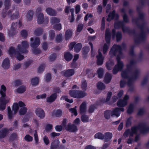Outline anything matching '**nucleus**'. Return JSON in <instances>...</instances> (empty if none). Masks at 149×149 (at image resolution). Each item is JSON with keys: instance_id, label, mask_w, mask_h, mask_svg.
<instances>
[{"instance_id": "f704fd0d", "label": "nucleus", "mask_w": 149, "mask_h": 149, "mask_svg": "<svg viewBox=\"0 0 149 149\" xmlns=\"http://www.w3.org/2000/svg\"><path fill=\"white\" fill-rule=\"evenodd\" d=\"M39 78L38 77H35L31 79V82L32 86H36L38 84Z\"/></svg>"}, {"instance_id": "39448f33", "label": "nucleus", "mask_w": 149, "mask_h": 149, "mask_svg": "<svg viewBox=\"0 0 149 149\" xmlns=\"http://www.w3.org/2000/svg\"><path fill=\"white\" fill-rule=\"evenodd\" d=\"M40 43V40L39 38L36 37L35 38L34 41L31 45V47L34 48L33 50V52L35 55L41 53V51L40 49L36 48L39 46Z\"/></svg>"}, {"instance_id": "dca6fc26", "label": "nucleus", "mask_w": 149, "mask_h": 149, "mask_svg": "<svg viewBox=\"0 0 149 149\" xmlns=\"http://www.w3.org/2000/svg\"><path fill=\"white\" fill-rule=\"evenodd\" d=\"M97 58V64L98 65H100L102 64L104 58L103 57L102 53L99 51L98 55L96 56Z\"/></svg>"}, {"instance_id": "412c9836", "label": "nucleus", "mask_w": 149, "mask_h": 149, "mask_svg": "<svg viewBox=\"0 0 149 149\" xmlns=\"http://www.w3.org/2000/svg\"><path fill=\"white\" fill-rule=\"evenodd\" d=\"M2 67L5 69H8L10 67V62L8 58H5L3 61Z\"/></svg>"}, {"instance_id": "79ce46f5", "label": "nucleus", "mask_w": 149, "mask_h": 149, "mask_svg": "<svg viewBox=\"0 0 149 149\" xmlns=\"http://www.w3.org/2000/svg\"><path fill=\"white\" fill-rule=\"evenodd\" d=\"M43 31L42 28L40 27L38 28L35 30L34 33L36 36H40L42 33Z\"/></svg>"}, {"instance_id": "6e6552de", "label": "nucleus", "mask_w": 149, "mask_h": 149, "mask_svg": "<svg viewBox=\"0 0 149 149\" xmlns=\"http://www.w3.org/2000/svg\"><path fill=\"white\" fill-rule=\"evenodd\" d=\"M60 141L58 140H54L51 144L50 149H64L63 146L60 145Z\"/></svg>"}, {"instance_id": "13d9d810", "label": "nucleus", "mask_w": 149, "mask_h": 149, "mask_svg": "<svg viewBox=\"0 0 149 149\" xmlns=\"http://www.w3.org/2000/svg\"><path fill=\"white\" fill-rule=\"evenodd\" d=\"M51 22L52 24L59 23L60 22V19L56 17H52L51 19Z\"/></svg>"}, {"instance_id": "a878e982", "label": "nucleus", "mask_w": 149, "mask_h": 149, "mask_svg": "<svg viewBox=\"0 0 149 149\" xmlns=\"http://www.w3.org/2000/svg\"><path fill=\"white\" fill-rule=\"evenodd\" d=\"M133 127V126L131 127V130L129 129H126L124 133V135L125 136L127 137L129 134H130V137H133L134 134H136V133H134L132 132V128Z\"/></svg>"}, {"instance_id": "de8ad7c7", "label": "nucleus", "mask_w": 149, "mask_h": 149, "mask_svg": "<svg viewBox=\"0 0 149 149\" xmlns=\"http://www.w3.org/2000/svg\"><path fill=\"white\" fill-rule=\"evenodd\" d=\"M133 117L132 116H130L127 118L125 124V127L126 128H128L131 126L132 124V119Z\"/></svg>"}, {"instance_id": "ddd939ff", "label": "nucleus", "mask_w": 149, "mask_h": 149, "mask_svg": "<svg viewBox=\"0 0 149 149\" xmlns=\"http://www.w3.org/2000/svg\"><path fill=\"white\" fill-rule=\"evenodd\" d=\"M66 130L70 132H76L78 130L77 127L74 124H71L69 123L65 127Z\"/></svg>"}, {"instance_id": "a18cd8bd", "label": "nucleus", "mask_w": 149, "mask_h": 149, "mask_svg": "<svg viewBox=\"0 0 149 149\" xmlns=\"http://www.w3.org/2000/svg\"><path fill=\"white\" fill-rule=\"evenodd\" d=\"M81 116V120L83 123H87L89 121V116L85 114H83Z\"/></svg>"}, {"instance_id": "bf43d9fd", "label": "nucleus", "mask_w": 149, "mask_h": 149, "mask_svg": "<svg viewBox=\"0 0 149 149\" xmlns=\"http://www.w3.org/2000/svg\"><path fill=\"white\" fill-rule=\"evenodd\" d=\"M55 35V32L53 30H51L49 31V37L51 40L54 39Z\"/></svg>"}, {"instance_id": "49530a36", "label": "nucleus", "mask_w": 149, "mask_h": 149, "mask_svg": "<svg viewBox=\"0 0 149 149\" xmlns=\"http://www.w3.org/2000/svg\"><path fill=\"white\" fill-rule=\"evenodd\" d=\"M26 90V87L24 86H21L19 87L17 89L18 93H24Z\"/></svg>"}, {"instance_id": "72a5a7b5", "label": "nucleus", "mask_w": 149, "mask_h": 149, "mask_svg": "<svg viewBox=\"0 0 149 149\" xmlns=\"http://www.w3.org/2000/svg\"><path fill=\"white\" fill-rule=\"evenodd\" d=\"M6 88L4 85H2L1 86V89L0 91V94L1 95L2 97H5L6 96Z\"/></svg>"}, {"instance_id": "f3484780", "label": "nucleus", "mask_w": 149, "mask_h": 149, "mask_svg": "<svg viewBox=\"0 0 149 149\" xmlns=\"http://www.w3.org/2000/svg\"><path fill=\"white\" fill-rule=\"evenodd\" d=\"M79 112L81 114H85L86 112L87 104L86 102H83L80 105L79 108Z\"/></svg>"}, {"instance_id": "6ab92c4d", "label": "nucleus", "mask_w": 149, "mask_h": 149, "mask_svg": "<svg viewBox=\"0 0 149 149\" xmlns=\"http://www.w3.org/2000/svg\"><path fill=\"white\" fill-rule=\"evenodd\" d=\"M139 74V72L138 70H136L132 74V77L128 80L127 84L128 86H129L131 84L132 80L136 79L138 78Z\"/></svg>"}, {"instance_id": "c756f323", "label": "nucleus", "mask_w": 149, "mask_h": 149, "mask_svg": "<svg viewBox=\"0 0 149 149\" xmlns=\"http://www.w3.org/2000/svg\"><path fill=\"white\" fill-rule=\"evenodd\" d=\"M90 48L88 46H85L84 47L82 50V53L84 55L83 58H86L87 56V54L89 52Z\"/></svg>"}, {"instance_id": "7c9ffc66", "label": "nucleus", "mask_w": 149, "mask_h": 149, "mask_svg": "<svg viewBox=\"0 0 149 149\" xmlns=\"http://www.w3.org/2000/svg\"><path fill=\"white\" fill-rule=\"evenodd\" d=\"M104 141L105 142H108L112 138L113 135L111 133L109 132H105L104 134Z\"/></svg>"}, {"instance_id": "423d86ee", "label": "nucleus", "mask_w": 149, "mask_h": 149, "mask_svg": "<svg viewBox=\"0 0 149 149\" xmlns=\"http://www.w3.org/2000/svg\"><path fill=\"white\" fill-rule=\"evenodd\" d=\"M146 38V34L144 31H141L139 36L134 39V42L136 45H139L142 42H145Z\"/></svg>"}, {"instance_id": "c03bdc74", "label": "nucleus", "mask_w": 149, "mask_h": 149, "mask_svg": "<svg viewBox=\"0 0 149 149\" xmlns=\"http://www.w3.org/2000/svg\"><path fill=\"white\" fill-rule=\"evenodd\" d=\"M97 87L98 89L102 90L105 88V86L104 83L101 81H99L97 84Z\"/></svg>"}, {"instance_id": "338daca9", "label": "nucleus", "mask_w": 149, "mask_h": 149, "mask_svg": "<svg viewBox=\"0 0 149 149\" xmlns=\"http://www.w3.org/2000/svg\"><path fill=\"white\" fill-rule=\"evenodd\" d=\"M25 140L27 142H31L33 140V137L29 134H26L24 137Z\"/></svg>"}, {"instance_id": "bb28decb", "label": "nucleus", "mask_w": 149, "mask_h": 149, "mask_svg": "<svg viewBox=\"0 0 149 149\" xmlns=\"http://www.w3.org/2000/svg\"><path fill=\"white\" fill-rule=\"evenodd\" d=\"M46 11L47 14L51 16H55L56 14V11L51 8H47Z\"/></svg>"}, {"instance_id": "ea45409f", "label": "nucleus", "mask_w": 149, "mask_h": 149, "mask_svg": "<svg viewBox=\"0 0 149 149\" xmlns=\"http://www.w3.org/2000/svg\"><path fill=\"white\" fill-rule=\"evenodd\" d=\"M33 12L32 10H29L26 15V17L27 18L28 20L29 21L31 20L33 17Z\"/></svg>"}, {"instance_id": "774afa93", "label": "nucleus", "mask_w": 149, "mask_h": 149, "mask_svg": "<svg viewBox=\"0 0 149 149\" xmlns=\"http://www.w3.org/2000/svg\"><path fill=\"white\" fill-rule=\"evenodd\" d=\"M53 125L52 124H48L46 125L45 127V130L47 132H49L52 129Z\"/></svg>"}, {"instance_id": "680f3d73", "label": "nucleus", "mask_w": 149, "mask_h": 149, "mask_svg": "<svg viewBox=\"0 0 149 149\" xmlns=\"http://www.w3.org/2000/svg\"><path fill=\"white\" fill-rule=\"evenodd\" d=\"M27 111V109L25 107H22L19 111V114L21 116L24 115L26 113Z\"/></svg>"}, {"instance_id": "b1692460", "label": "nucleus", "mask_w": 149, "mask_h": 149, "mask_svg": "<svg viewBox=\"0 0 149 149\" xmlns=\"http://www.w3.org/2000/svg\"><path fill=\"white\" fill-rule=\"evenodd\" d=\"M57 97V95L56 93L52 94L49 97H47V101L49 103H52L54 102Z\"/></svg>"}, {"instance_id": "a211bd4d", "label": "nucleus", "mask_w": 149, "mask_h": 149, "mask_svg": "<svg viewBox=\"0 0 149 149\" xmlns=\"http://www.w3.org/2000/svg\"><path fill=\"white\" fill-rule=\"evenodd\" d=\"M123 32H127L130 35H135L136 33V31L134 29L132 30L129 27H127L124 26L122 29Z\"/></svg>"}, {"instance_id": "4be33fe9", "label": "nucleus", "mask_w": 149, "mask_h": 149, "mask_svg": "<svg viewBox=\"0 0 149 149\" xmlns=\"http://www.w3.org/2000/svg\"><path fill=\"white\" fill-rule=\"evenodd\" d=\"M52 116L54 117H60L62 114V111L60 109H58L56 111H53L51 112Z\"/></svg>"}, {"instance_id": "0eeeda50", "label": "nucleus", "mask_w": 149, "mask_h": 149, "mask_svg": "<svg viewBox=\"0 0 149 149\" xmlns=\"http://www.w3.org/2000/svg\"><path fill=\"white\" fill-rule=\"evenodd\" d=\"M22 47L21 45H18L17 47L18 51L22 53H27L28 51L26 49L29 47V45L28 42L26 41H23L21 43Z\"/></svg>"}, {"instance_id": "a19ab883", "label": "nucleus", "mask_w": 149, "mask_h": 149, "mask_svg": "<svg viewBox=\"0 0 149 149\" xmlns=\"http://www.w3.org/2000/svg\"><path fill=\"white\" fill-rule=\"evenodd\" d=\"M111 111L110 110H107L104 113V116L105 118L107 119H109L110 118V116H111Z\"/></svg>"}, {"instance_id": "603ef678", "label": "nucleus", "mask_w": 149, "mask_h": 149, "mask_svg": "<svg viewBox=\"0 0 149 149\" xmlns=\"http://www.w3.org/2000/svg\"><path fill=\"white\" fill-rule=\"evenodd\" d=\"M127 70H125L122 71L121 74V77L122 78L124 79H127L129 78V74Z\"/></svg>"}, {"instance_id": "f8f14e48", "label": "nucleus", "mask_w": 149, "mask_h": 149, "mask_svg": "<svg viewBox=\"0 0 149 149\" xmlns=\"http://www.w3.org/2000/svg\"><path fill=\"white\" fill-rule=\"evenodd\" d=\"M120 45L116 44H114L109 51V53L111 55L113 56H116L117 53L119 49H120Z\"/></svg>"}, {"instance_id": "c85d7f7f", "label": "nucleus", "mask_w": 149, "mask_h": 149, "mask_svg": "<svg viewBox=\"0 0 149 149\" xmlns=\"http://www.w3.org/2000/svg\"><path fill=\"white\" fill-rule=\"evenodd\" d=\"M72 31L70 29L67 30L65 33V39L66 40H69L72 37Z\"/></svg>"}, {"instance_id": "1a4fd4ad", "label": "nucleus", "mask_w": 149, "mask_h": 149, "mask_svg": "<svg viewBox=\"0 0 149 149\" xmlns=\"http://www.w3.org/2000/svg\"><path fill=\"white\" fill-rule=\"evenodd\" d=\"M112 94V93L111 92H109L107 94L106 99H102L101 100H98L96 102V104L97 105H101L104 103L107 102L110 100Z\"/></svg>"}, {"instance_id": "20e7f679", "label": "nucleus", "mask_w": 149, "mask_h": 149, "mask_svg": "<svg viewBox=\"0 0 149 149\" xmlns=\"http://www.w3.org/2000/svg\"><path fill=\"white\" fill-rule=\"evenodd\" d=\"M70 95L74 98H81L86 96L87 93L82 91L71 90L69 91Z\"/></svg>"}, {"instance_id": "58836bf2", "label": "nucleus", "mask_w": 149, "mask_h": 149, "mask_svg": "<svg viewBox=\"0 0 149 149\" xmlns=\"http://www.w3.org/2000/svg\"><path fill=\"white\" fill-rule=\"evenodd\" d=\"M8 33L10 36H14L16 33V28L13 26L11 27L10 30L8 31Z\"/></svg>"}, {"instance_id": "f03ea898", "label": "nucleus", "mask_w": 149, "mask_h": 149, "mask_svg": "<svg viewBox=\"0 0 149 149\" xmlns=\"http://www.w3.org/2000/svg\"><path fill=\"white\" fill-rule=\"evenodd\" d=\"M132 132L136 133V134L138 130L140 133L145 134L149 132V127L146 126V124L144 123H142L139 124L137 125L133 126L132 128Z\"/></svg>"}, {"instance_id": "473e14b6", "label": "nucleus", "mask_w": 149, "mask_h": 149, "mask_svg": "<svg viewBox=\"0 0 149 149\" xmlns=\"http://www.w3.org/2000/svg\"><path fill=\"white\" fill-rule=\"evenodd\" d=\"M73 57V55L69 52H67L65 53L64 58L67 61L71 60Z\"/></svg>"}, {"instance_id": "393cba45", "label": "nucleus", "mask_w": 149, "mask_h": 149, "mask_svg": "<svg viewBox=\"0 0 149 149\" xmlns=\"http://www.w3.org/2000/svg\"><path fill=\"white\" fill-rule=\"evenodd\" d=\"M9 130L6 128H3L0 131V139L4 138L8 133Z\"/></svg>"}, {"instance_id": "e2e57ef3", "label": "nucleus", "mask_w": 149, "mask_h": 149, "mask_svg": "<svg viewBox=\"0 0 149 149\" xmlns=\"http://www.w3.org/2000/svg\"><path fill=\"white\" fill-rule=\"evenodd\" d=\"M98 76L100 78H102L103 75V71L102 68H99L97 70Z\"/></svg>"}, {"instance_id": "7ed1b4c3", "label": "nucleus", "mask_w": 149, "mask_h": 149, "mask_svg": "<svg viewBox=\"0 0 149 149\" xmlns=\"http://www.w3.org/2000/svg\"><path fill=\"white\" fill-rule=\"evenodd\" d=\"M116 30L113 29L112 30L111 33L109 28H107L105 30V38L106 42L110 44L111 36L113 39H114L116 36Z\"/></svg>"}, {"instance_id": "4468645a", "label": "nucleus", "mask_w": 149, "mask_h": 149, "mask_svg": "<svg viewBox=\"0 0 149 149\" xmlns=\"http://www.w3.org/2000/svg\"><path fill=\"white\" fill-rule=\"evenodd\" d=\"M124 110V109L123 108L116 107L111 111V116L113 117L114 116H115L118 117L120 114V112H123Z\"/></svg>"}, {"instance_id": "6e6d98bb", "label": "nucleus", "mask_w": 149, "mask_h": 149, "mask_svg": "<svg viewBox=\"0 0 149 149\" xmlns=\"http://www.w3.org/2000/svg\"><path fill=\"white\" fill-rule=\"evenodd\" d=\"M110 45V44H108L107 43L104 44L102 49L103 53L104 54H105L107 53L109 49Z\"/></svg>"}, {"instance_id": "052dcab7", "label": "nucleus", "mask_w": 149, "mask_h": 149, "mask_svg": "<svg viewBox=\"0 0 149 149\" xmlns=\"http://www.w3.org/2000/svg\"><path fill=\"white\" fill-rule=\"evenodd\" d=\"M116 40L118 42L120 41L122 37V34L121 32L118 31L116 33Z\"/></svg>"}, {"instance_id": "aec40b11", "label": "nucleus", "mask_w": 149, "mask_h": 149, "mask_svg": "<svg viewBox=\"0 0 149 149\" xmlns=\"http://www.w3.org/2000/svg\"><path fill=\"white\" fill-rule=\"evenodd\" d=\"M64 76L66 77H70L73 75L75 73L73 69H68L63 72Z\"/></svg>"}, {"instance_id": "5701e85b", "label": "nucleus", "mask_w": 149, "mask_h": 149, "mask_svg": "<svg viewBox=\"0 0 149 149\" xmlns=\"http://www.w3.org/2000/svg\"><path fill=\"white\" fill-rule=\"evenodd\" d=\"M136 10L139 14V19L143 21H144L145 14L141 12V7H137L136 8Z\"/></svg>"}, {"instance_id": "5fc2aeb1", "label": "nucleus", "mask_w": 149, "mask_h": 149, "mask_svg": "<svg viewBox=\"0 0 149 149\" xmlns=\"http://www.w3.org/2000/svg\"><path fill=\"white\" fill-rule=\"evenodd\" d=\"M10 18L11 20H13L15 19H17L19 17V12L17 11L16 12L10 15Z\"/></svg>"}, {"instance_id": "9d476101", "label": "nucleus", "mask_w": 149, "mask_h": 149, "mask_svg": "<svg viewBox=\"0 0 149 149\" xmlns=\"http://www.w3.org/2000/svg\"><path fill=\"white\" fill-rule=\"evenodd\" d=\"M37 22L39 24H42L44 22L47 23L49 21V19L47 17L44 18V15L42 13H40L37 15Z\"/></svg>"}, {"instance_id": "0e129e2a", "label": "nucleus", "mask_w": 149, "mask_h": 149, "mask_svg": "<svg viewBox=\"0 0 149 149\" xmlns=\"http://www.w3.org/2000/svg\"><path fill=\"white\" fill-rule=\"evenodd\" d=\"M10 0H5L4 4L5 5V9L8 10L9 9L10 6Z\"/></svg>"}, {"instance_id": "e433bc0d", "label": "nucleus", "mask_w": 149, "mask_h": 149, "mask_svg": "<svg viewBox=\"0 0 149 149\" xmlns=\"http://www.w3.org/2000/svg\"><path fill=\"white\" fill-rule=\"evenodd\" d=\"M82 47V45L81 43H79L75 44L74 49V52L76 53L79 52L81 50Z\"/></svg>"}, {"instance_id": "09e8293b", "label": "nucleus", "mask_w": 149, "mask_h": 149, "mask_svg": "<svg viewBox=\"0 0 149 149\" xmlns=\"http://www.w3.org/2000/svg\"><path fill=\"white\" fill-rule=\"evenodd\" d=\"M18 138L17 134L15 133H12L9 137V140L11 141H13L17 140Z\"/></svg>"}, {"instance_id": "9b49d317", "label": "nucleus", "mask_w": 149, "mask_h": 149, "mask_svg": "<svg viewBox=\"0 0 149 149\" xmlns=\"http://www.w3.org/2000/svg\"><path fill=\"white\" fill-rule=\"evenodd\" d=\"M115 17L116 20L118 19L119 18V15L118 13H116L115 10H114L109 13L106 20L107 21L110 22Z\"/></svg>"}, {"instance_id": "c9c22d12", "label": "nucleus", "mask_w": 149, "mask_h": 149, "mask_svg": "<svg viewBox=\"0 0 149 149\" xmlns=\"http://www.w3.org/2000/svg\"><path fill=\"white\" fill-rule=\"evenodd\" d=\"M7 10H8L5 9V10H3V11L2 13V16L3 18L6 17L7 15H8L9 16L11 14H12V13L13 11V9H11L9 10L8 12Z\"/></svg>"}, {"instance_id": "4c0bfd02", "label": "nucleus", "mask_w": 149, "mask_h": 149, "mask_svg": "<svg viewBox=\"0 0 149 149\" xmlns=\"http://www.w3.org/2000/svg\"><path fill=\"white\" fill-rule=\"evenodd\" d=\"M134 109V106L132 104H130L128 108L127 112L128 114H131L133 112Z\"/></svg>"}, {"instance_id": "3c124183", "label": "nucleus", "mask_w": 149, "mask_h": 149, "mask_svg": "<svg viewBox=\"0 0 149 149\" xmlns=\"http://www.w3.org/2000/svg\"><path fill=\"white\" fill-rule=\"evenodd\" d=\"M62 65L59 64H56L52 69L55 74H56L58 70H61L62 68Z\"/></svg>"}, {"instance_id": "864d4df0", "label": "nucleus", "mask_w": 149, "mask_h": 149, "mask_svg": "<svg viewBox=\"0 0 149 149\" xmlns=\"http://www.w3.org/2000/svg\"><path fill=\"white\" fill-rule=\"evenodd\" d=\"M120 71H121L124 67V64L123 62H117L115 65Z\"/></svg>"}, {"instance_id": "2eb2a0df", "label": "nucleus", "mask_w": 149, "mask_h": 149, "mask_svg": "<svg viewBox=\"0 0 149 149\" xmlns=\"http://www.w3.org/2000/svg\"><path fill=\"white\" fill-rule=\"evenodd\" d=\"M35 112L36 115L40 119H43L45 117V112L40 108L36 109L35 110Z\"/></svg>"}, {"instance_id": "cd10ccee", "label": "nucleus", "mask_w": 149, "mask_h": 149, "mask_svg": "<svg viewBox=\"0 0 149 149\" xmlns=\"http://www.w3.org/2000/svg\"><path fill=\"white\" fill-rule=\"evenodd\" d=\"M112 75L109 73H107L105 74L104 78V82L106 84L110 82L112 79Z\"/></svg>"}, {"instance_id": "8fccbe9b", "label": "nucleus", "mask_w": 149, "mask_h": 149, "mask_svg": "<svg viewBox=\"0 0 149 149\" xmlns=\"http://www.w3.org/2000/svg\"><path fill=\"white\" fill-rule=\"evenodd\" d=\"M94 138L95 139H103L104 138V135L101 132H98L96 133L94 135Z\"/></svg>"}, {"instance_id": "69168bd1", "label": "nucleus", "mask_w": 149, "mask_h": 149, "mask_svg": "<svg viewBox=\"0 0 149 149\" xmlns=\"http://www.w3.org/2000/svg\"><path fill=\"white\" fill-rule=\"evenodd\" d=\"M15 55L16 56L17 59L19 61H21L24 58V56L21 55L18 51L17 52Z\"/></svg>"}, {"instance_id": "f257e3e1", "label": "nucleus", "mask_w": 149, "mask_h": 149, "mask_svg": "<svg viewBox=\"0 0 149 149\" xmlns=\"http://www.w3.org/2000/svg\"><path fill=\"white\" fill-rule=\"evenodd\" d=\"M120 12L123 13L122 15L123 18V21H119L115 22L114 24V26L116 29H118L120 28H122L125 26L126 23H129V19L128 15L126 14V10L124 8H122L120 10Z\"/></svg>"}, {"instance_id": "4d7b16f0", "label": "nucleus", "mask_w": 149, "mask_h": 149, "mask_svg": "<svg viewBox=\"0 0 149 149\" xmlns=\"http://www.w3.org/2000/svg\"><path fill=\"white\" fill-rule=\"evenodd\" d=\"M63 40V38L62 37V34L60 33L57 35L56 38L55 39V41L56 42L60 43L62 42Z\"/></svg>"}, {"instance_id": "37998d69", "label": "nucleus", "mask_w": 149, "mask_h": 149, "mask_svg": "<svg viewBox=\"0 0 149 149\" xmlns=\"http://www.w3.org/2000/svg\"><path fill=\"white\" fill-rule=\"evenodd\" d=\"M18 51H17L13 47H11L9 48L8 51V53L10 56H12L13 54L15 55Z\"/></svg>"}, {"instance_id": "2f4dec72", "label": "nucleus", "mask_w": 149, "mask_h": 149, "mask_svg": "<svg viewBox=\"0 0 149 149\" xmlns=\"http://www.w3.org/2000/svg\"><path fill=\"white\" fill-rule=\"evenodd\" d=\"M127 104V103L123 99H119L117 102V105L118 107L123 108Z\"/></svg>"}]
</instances>
